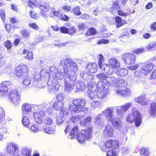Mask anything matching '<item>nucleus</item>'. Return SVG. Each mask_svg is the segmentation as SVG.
Listing matches in <instances>:
<instances>
[{
  "label": "nucleus",
  "mask_w": 156,
  "mask_h": 156,
  "mask_svg": "<svg viewBox=\"0 0 156 156\" xmlns=\"http://www.w3.org/2000/svg\"><path fill=\"white\" fill-rule=\"evenodd\" d=\"M69 58L61 60L58 67L59 71L55 66L49 68V73L48 70H43L40 73L41 78L48 80L47 84L48 91L51 93L58 90L59 85L56 79L62 80L63 78L64 73V68L66 66V63L69 62Z\"/></svg>",
  "instance_id": "obj_1"
},
{
  "label": "nucleus",
  "mask_w": 156,
  "mask_h": 156,
  "mask_svg": "<svg viewBox=\"0 0 156 156\" xmlns=\"http://www.w3.org/2000/svg\"><path fill=\"white\" fill-rule=\"evenodd\" d=\"M69 62L66 63V66L64 68V73L63 79L64 78H67L71 81H70L65 79L64 84V89L67 91H71L75 89L74 82L76 78V72L77 71L78 68L76 63L73 62L71 60L69 59Z\"/></svg>",
  "instance_id": "obj_2"
},
{
  "label": "nucleus",
  "mask_w": 156,
  "mask_h": 156,
  "mask_svg": "<svg viewBox=\"0 0 156 156\" xmlns=\"http://www.w3.org/2000/svg\"><path fill=\"white\" fill-rule=\"evenodd\" d=\"M97 77L100 81L96 85V95L99 98H103L107 95L108 87L111 86V85H115L116 79L114 77H108L103 73L97 74Z\"/></svg>",
  "instance_id": "obj_3"
},
{
  "label": "nucleus",
  "mask_w": 156,
  "mask_h": 156,
  "mask_svg": "<svg viewBox=\"0 0 156 156\" xmlns=\"http://www.w3.org/2000/svg\"><path fill=\"white\" fill-rule=\"evenodd\" d=\"M46 112L45 110H41L39 111L34 112L33 113L35 121L38 124H41L43 122L46 125H50L53 123L52 118L49 117H45L42 119V117L46 115Z\"/></svg>",
  "instance_id": "obj_4"
},
{
  "label": "nucleus",
  "mask_w": 156,
  "mask_h": 156,
  "mask_svg": "<svg viewBox=\"0 0 156 156\" xmlns=\"http://www.w3.org/2000/svg\"><path fill=\"white\" fill-rule=\"evenodd\" d=\"M141 115L140 112L137 110L136 108H133L132 109V113L129 114L126 117L127 121L132 123L135 122L136 126H140L142 123Z\"/></svg>",
  "instance_id": "obj_5"
},
{
  "label": "nucleus",
  "mask_w": 156,
  "mask_h": 156,
  "mask_svg": "<svg viewBox=\"0 0 156 156\" xmlns=\"http://www.w3.org/2000/svg\"><path fill=\"white\" fill-rule=\"evenodd\" d=\"M92 133V130L90 128L82 130L78 138V141L80 143L83 144L85 140L89 139L91 137Z\"/></svg>",
  "instance_id": "obj_6"
},
{
  "label": "nucleus",
  "mask_w": 156,
  "mask_h": 156,
  "mask_svg": "<svg viewBox=\"0 0 156 156\" xmlns=\"http://www.w3.org/2000/svg\"><path fill=\"white\" fill-rule=\"evenodd\" d=\"M122 59L124 62L129 65L134 64L135 62V55L130 53H126L122 56Z\"/></svg>",
  "instance_id": "obj_7"
},
{
  "label": "nucleus",
  "mask_w": 156,
  "mask_h": 156,
  "mask_svg": "<svg viewBox=\"0 0 156 156\" xmlns=\"http://www.w3.org/2000/svg\"><path fill=\"white\" fill-rule=\"evenodd\" d=\"M19 146L13 143H9L7 144L6 150L7 152L11 155H15L19 152Z\"/></svg>",
  "instance_id": "obj_8"
},
{
  "label": "nucleus",
  "mask_w": 156,
  "mask_h": 156,
  "mask_svg": "<svg viewBox=\"0 0 156 156\" xmlns=\"http://www.w3.org/2000/svg\"><path fill=\"white\" fill-rule=\"evenodd\" d=\"M154 66L155 65L153 63H142L140 70L142 74L146 75L151 73Z\"/></svg>",
  "instance_id": "obj_9"
},
{
  "label": "nucleus",
  "mask_w": 156,
  "mask_h": 156,
  "mask_svg": "<svg viewBox=\"0 0 156 156\" xmlns=\"http://www.w3.org/2000/svg\"><path fill=\"white\" fill-rule=\"evenodd\" d=\"M5 113L3 108L0 106V130L7 133V125L3 122L5 120Z\"/></svg>",
  "instance_id": "obj_10"
},
{
  "label": "nucleus",
  "mask_w": 156,
  "mask_h": 156,
  "mask_svg": "<svg viewBox=\"0 0 156 156\" xmlns=\"http://www.w3.org/2000/svg\"><path fill=\"white\" fill-rule=\"evenodd\" d=\"M131 106L130 102L126 103L120 107H117L116 109V113L119 117H121L122 115Z\"/></svg>",
  "instance_id": "obj_11"
},
{
  "label": "nucleus",
  "mask_w": 156,
  "mask_h": 156,
  "mask_svg": "<svg viewBox=\"0 0 156 156\" xmlns=\"http://www.w3.org/2000/svg\"><path fill=\"white\" fill-rule=\"evenodd\" d=\"M10 84V82L8 81L3 82L0 84V96H7L9 86Z\"/></svg>",
  "instance_id": "obj_12"
},
{
  "label": "nucleus",
  "mask_w": 156,
  "mask_h": 156,
  "mask_svg": "<svg viewBox=\"0 0 156 156\" xmlns=\"http://www.w3.org/2000/svg\"><path fill=\"white\" fill-rule=\"evenodd\" d=\"M9 96L10 100L15 105H17L19 103L20 96L19 92L16 89H14L11 91Z\"/></svg>",
  "instance_id": "obj_13"
},
{
  "label": "nucleus",
  "mask_w": 156,
  "mask_h": 156,
  "mask_svg": "<svg viewBox=\"0 0 156 156\" xmlns=\"http://www.w3.org/2000/svg\"><path fill=\"white\" fill-rule=\"evenodd\" d=\"M114 108L113 107L108 108L102 112V114L105 115L107 120L108 122L116 117L113 114Z\"/></svg>",
  "instance_id": "obj_14"
},
{
  "label": "nucleus",
  "mask_w": 156,
  "mask_h": 156,
  "mask_svg": "<svg viewBox=\"0 0 156 156\" xmlns=\"http://www.w3.org/2000/svg\"><path fill=\"white\" fill-rule=\"evenodd\" d=\"M97 87L96 85H88V95L89 98L93 100H95L97 98V95H96V89Z\"/></svg>",
  "instance_id": "obj_15"
},
{
  "label": "nucleus",
  "mask_w": 156,
  "mask_h": 156,
  "mask_svg": "<svg viewBox=\"0 0 156 156\" xmlns=\"http://www.w3.org/2000/svg\"><path fill=\"white\" fill-rule=\"evenodd\" d=\"M114 133V129L110 124H107L103 131L104 136L107 137H112Z\"/></svg>",
  "instance_id": "obj_16"
},
{
  "label": "nucleus",
  "mask_w": 156,
  "mask_h": 156,
  "mask_svg": "<svg viewBox=\"0 0 156 156\" xmlns=\"http://www.w3.org/2000/svg\"><path fill=\"white\" fill-rule=\"evenodd\" d=\"M80 131L77 126H74L70 131L68 137L70 139H73L78 138L80 135Z\"/></svg>",
  "instance_id": "obj_17"
},
{
  "label": "nucleus",
  "mask_w": 156,
  "mask_h": 156,
  "mask_svg": "<svg viewBox=\"0 0 156 156\" xmlns=\"http://www.w3.org/2000/svg\"><path fill=\"white\" fill-rule=\"evenodd\" d=\"M29 7L31 9H34L35 7H38L41 10H44L46 9V6H42L40 4L38 0H34V2L29 0L27 3Z\"/></svg>",
  "instance_id": "obj_18"
},
{
  "label": "nucleus",
  "mask_w": 156,
  "mask_h": 156,
  "mask_svg": "<svg viewBox=\"0 0 156 156\" xmlns=\"http://www.w3.org/2000/svg\"><path fill=\"white\" fill-rule=\"evenodd\" d=\"M115 93L118 95H121L123 97H126L131 95L130 90L128 88H125L124 89L118 88L115 89Z\"/></svg>",
  "instance_id": "obj_19"
},
{
  "label": "nucleus",
  "mask_w": 156,
  "mask_h": 156,
  "mask_svg": "<svg viewBox=\"0 0 156 156\" xmlns=\"http://www.w3.org/2000/svg\"><path fill=\"white\" fill-rule=\"evenodd\" d=\"M100 69H101L103 73L109 75H112L113 72L112 68L110 67V65L107 64H104L99 66Z\"/></svg>",
  "instance_id": "obj_20"
},
{
  "label": "nucleus",
  "mask_w": 156,
  "mask_h": 156,
  "mask_svg": "<svg viewBox=\"0 0 156 156\" xmlns=\"http://www.w3.org/2000/svg\"><path fill=\"white\" fill-rule=\"evenodd\" d=\"M105 146L106 148H111L112 149L119 147L118 141L116 140H110L105 142Z\"/></svg>",
  "instance_id": "obj_21"
},
{
  "label": "nucleus",
  "mask_w": 156,
  "mask_h": 156,
  "mask_svg": "<svg viewBox=\"0 0 156 156\" xmlns=\"http://www.w3.org/2000/svg\"><path fill=\"white\" fill-rule=\"evenodd\" d=\"M108 77H114L116 79L115 81V84L111 85V86H113L114 87H118L119 86L121 87H126L128 85V83L127 82L123 79L121 78H117L114 76H108Z\"/></svg>",
  "instance_id": "obj_22"
},
{
  "label": "nucleus",
  "mask_w": 156,
  "mask_h": 156,
  "mask_svg": "<svg viewBox=\"0 0 156 156\" xmlns=\"http://www.w3.org/2000/svg\"><path fill=\"white\" fill-rule=\"evenodd\" d=\"M109 122H110L116 129H120L122 127V122L116 117Z\"/></svg>",
  "instance_id": "obj_23"
},
{
  "label": "nucleus",
  "mask_w": 156,
  "mask_h": 156,
  "mask_svg": "<svg viewBox=\"0 0 156 156\" xmlns=\"http://www.w3.org/2000/svg\"><path fill=\"white\" fill-rule=\"evenodd\" d=\"M40 131L48 134H51L54 133L55 131V126L52 127L43 126L40 128Z\"/></svg>",
  "instance_id": "obj_24"
},
{
  "label": "nucleus",
  "mask_w": 156,
  "mask_h": 156,
  "mask_svg": "<svg viewBox=\"0 0 156 156\" xmlns=\"http://www.w3.org/2000/svg\"><path fill=\"white\" fill-rule=\"evenodd\" d=\"M135 101L136 102L143 105H147L148 103L145 99V95L143 94H141L138 97L135 98Z\"/></svg>",
  "instance_id": "obj_25"
},
{
  "label": "nucleus",
  "mask_w": 156,
  "mask_h": 156,
  "mask_svg": "<svg viewBox=\"0 0 156 156\" xmlns=\"http://www.w3.org/2000/svg\"><path fill=\"white\" fill-rule=\"evenodd\" d=\"M109 63L111 68L114 69H118L120 66L119 61L115 58H112L109 59Z\"/></svg>",
  "instance_id": "obj_26"
},
{
  "label": "nucleus",
  "mask_w": 156,
  "mask_h": 156,
  "mask_svg": "<svg viewBox=\"0 0 156 156\" xmlns=\"http://www.w3.org/2000/svg\"><path fill=\"white\" fill-rule=\"evenodd\" d=\"M32 151L31 148L23 147L21 149V156H32Z\"/></svg>",
  "instance_id": "obj_27"
},
{
  "label": "nucleus",
  "mask_w": 156,
  "mask_h": 156,
  "mask_svg": "<svg viewBox=\"0 0 156 156\" xmlns=\"http://www.w3.org/2000/svg\"><path fill=\"white\" fill-rule=\"evenodd\" d=\"M86 69L92 73H95L97 71V66L95 63L88 64L86 66Z\"/></svg>",
  "instance_id": "obj_28"
},
{
  "label": "nucleus",
  "mask_w": 156,
  "mask_h": 156,
  "mask_svg": "<svg viewBox=\"0 0 156 156\" xmlns=\"http://www.w3.org/2000/svg\"><path fill=\"white\" fill-rule=\"evenodd\" d=\"M72 103L75 106L80 107H83L86 105V101L84 99H77L73 100Z\"/></svg>",
  "instance_id": "obj_29"
},
{
  "label": "nucleus",
  "mask_w": 156,
  "mask_h": 156,
  "mask_svg": "<svg viewBox=\"0 0 156 156\" xmlns=\"http://www.w3.org/2000/svg\"><path fill=\"white\" fill-rule=\"evenodd\" d=\"M75 88L76 92H79L84 90L86 87V85L83 82L80 81L76 84Z\"/></svg>",
  "instance_id": "obj_30"
},
{
  "label": "nucleus",
  "mask_w": 156,
  "mask_h": 156,
  "mask_svg": "<svg viewBox=\"0 0 156 156\" xmlns=\"http://www.w3.org/2000/svg\"><path fill=\"white\" fill-rule=\"evenodd\" d=\"M115 19L116 23L117 24L116 25V27L117 28H119L124 25L127 24V22L126 20H122L121 18L119 16L115 17Z\"/></svg>",
  "instance_id": "obj_31"
},
{
  "label": "nucleus",
  "mask_w": 156,
  "mask_h": 156,
  "mask_svg": "<svg viewBox=\"0 0 156 156\" xmlns=\"http://www.w3.org/2000/svg\"><path fill=\"white\" fill-rule=\"evenodd\" d=\"M128 73L127 69L125 68H120L116 70V73L118 76L123 77L126 75Z\"/></svg>",
  "instance_id": "obj_32"
},
{
  "label": "nucleus",
  "mask_w": 156,
  "mask_h": 156,
  "mask_svg": "<svg viewBox=\"0 0 156 156\" xmlns=\"http://www.w3.org/2000/svg\"><path fill=\"white\" fill-rule=\"evenodd\" d=\"M28 70V68L25 64H22L20 65V77L27 75Z\"/></svg>",
  "instance_id": "obj_33"
},
{
  "label": "nucleus",
  "mask_w": 156,
  "mask_h": 156,
  "mask_svg": "<svg viewBox=\"0 0 156 156\" xmlns=\"http://www.w3.org/2000/svg\"><path fill=\"white\" fill-rule=\"evenodd\" d=\"M21 78H22V83L25 86H28L30 84L31 82V78L27 75H24L21 76Z\"/></svg>",
  "instance_id": "obj_34"
},
{
  "label": "nucleus",
  "mask_w": 156,
  "mask_h": 156,
  "mask_svg": "<svg viewBox=\"0 0 156 156\" xmlns=\"http://www.w3.org/2000/svg\"><path fill=\"white\" fill-rule=\"evenodd\" d=\"M63 107V103L62 101H58L55 102L53 105V108L54 110H59L62 109Z\"/></svg>",
  "instance_id": "obj_35"
},
{
  "label": "nucleus",
  "mask_w": 156,
  "mask_h": 156,
  "mask_svg": "<svg viewBox=\"0 0 156 156\" xmlns=\"http://www.w3.org/2000/svg\"><path fill=\"white\" fill-rule=\"evenodd\" d=\"M149 113L152 116H154L156 115V103L152 102L151 104V108L149 110Z\"/></svg>",
  "instance_id": "obj_36"
},
{
  "label": "nucleus",
  "mask_w": 156,
  "mask_h": 156,
  "mask_svg": "<svg viewBox=\"0 0 156 156\" xmlns=\"http://www.w3.org/2000/svg\"><path fill=\"white\" fill-rule=\"evenodd\" d=\"M91 120V117H88L86 119H84L83 121L81 120L80 123L82 126H88L90 124V122Z\"/></svg>",
  "instance_id": "obj_37"
},
{
  "label": "nucleus",
  "mask_w": 156,
  "mask_h": 156,
  "mask_svg": "<svg viewBox=\"0 0 156 156\" xmlns=\"http://www.w3.org/2000/svg\"><path fill=\"white\" fill-rule=\"evenodd\" d=\"M140 154L141 156H148L150 154V151L148 148L142 147L140 150Z\"/></svg>",
  "instance_id": "obj_38"
},
{
  "label": "nucleus",
  "mask_w": 156,
  "mask_h": 156,
  "mask_svg": "<svg viewBox=\"0 0 156 156\" xmlns=\"http://www.w3.org/2000/svg\"><path fill=\"white\" fill-rule=\"evenodd\" d=\"M69 110L74 113H78L81 111V107H74L73 106L71 105H69L68 106Z\"/></svg>",
  "instance_id": "obj_39"
},
{
  "label": "nucleus",
  "mask_w": 156,
  "mask_h": 156,
  "mask_svg": "<svg viewBox=\"0 0 156 156\" xmlns=\"http://www.w3.org/2000/svg\"><path fill=\"white\" fill-rule=\"evenodd\" d=\"M83 117L82 116H73L72 117L71 120L73 122L76 123L79 122L80 120L81 121Z\"/></svg>",
  "instance_id": "obj_40"
},
{
  "label": "nucleus",
  "mask_w": 156,
  "mask_h": 156,
  "mask_svg": "<svg viewBox=\"0 0 156 156\" xmlns=\"http://www.w3.org/2000/svg\"><path fill=\"white\" fill-rule=\"evenodd\" d=\"M22 109L23 111L26 112H30L31 111V108L30 105L28 104H24L22 107Z\"/></svg>",
  "instance_id": "obj_41"
},
{
  "label": "nucleus",
  "mask_w": 156,
  "mask_h": 156,
  "mask_svg": "<svg viewBox=\"0 0 156 156\" xmlns=\"http://www.w3.org/2000/svg\"><path fill=\"white\" fill-rule=\"evenodd\" d=\"M22 37L25 38H28L30 34V32L25 29H23L21 30V32Z\"/></svg>",
  "instance_id": "obj_42"
},
{
  "label": "nucleus",
  "mask_w": 156,
  "mask_h": 156,
  "mask_svg": "<svg viewBox=\"0 0 156 156\" xmlns=\"http://www.w3.org/2000/svg\"><path fill=\"white\" fill-rule=\"evenodd\" d=\"M156 46V43L152 42L146 45V48L148 51H150L154 48Z\"/></svg>",
  "instance_id": "obj_43"
},
{
  "label": "nucleus",
  "mask_w": 156,
  "mask_h": 156,
  "mask_svg": "<svg viewBox=\"0 0 156 156\" xmlns=\"http://www.w3.org/2000/svg\"><path fill=\"white\" fill-rule=\"evenodd\" d=\"M98 65L99 66H101L104 64V58L103 56L101 54L98 55Z\"/></svg>",
  "instance_id": "obj_44"
},
{
  "label": "nucleus",
  "mask_w": 156,
  "mask_h": 156,
  "mask_svg": "<svg viewBox=\"0 0 156 156\" xmlns=\"http://www.w3.org/2000/svg\"><path fill=\"white\" fill-rule=\"evenodd\" d=\"M22 123L24 126L26 127L28 126L29 125V121L27 117L24 116L23 115Z\"/></svg>",
  "instance_id": "obj_45"
},
{
  "label": "nucleus",
  "mask_w": 156,
  "mask_h": 156,
  "mask_svg": "<svg viewBox=\"0 0 156 156\" xmlns=\"http://www.w3.org/2000/svg\"><path fill=\"white\" fill-rule=\"evenodd\" d=\"M30 129L31 131L36 133L40 130V128H39L38 126L36 125H33L31 126Z\"/></svg>",
  "instance_id": "obj_46"
},
{
  "label": "nucleus",
  "mask_w": 156,
  "mask_h": 156,
  "mask_svg": "<svg viewBox=\"0 0 156 156\" xmlns=\"http://www.w3.org/2000/svg\"><path fill=\"white\" fill-rule=\"evenodd\" d=\"M94 76L92 75H88L87 74L85 79L87 80L88 81V85H89L88 84H90V85L91 83L94 82L93 80H94Z\"/></svg>",
  "instance_id": "obj_47"
},
{
  "label": "nucleus",
  "mask_w": 156,
  "mask_h": 156,
  "mask_svg": "<svg viewBox=\"0 0 156 156\" xmlns=\"http://www.w3.org/2000/svg\"><path fill=\"white\" fill-rule=\"evenodd\" d=\"M139 66V64H136L132 66H129L127 67V68L130 70L133 71L137 69Z\"/></svg>",
  "instance_id": "obj_48"
},
{
  "label": "nucleus",
  "mask_w": 156,
  "mask_h": 156,
  "mask_svg": "<svg viewBox=\"0 0 156 156\" xmlns=\"http://www.w3.org/2000/svg\"><path fill=\"white\" fill-rule=\"evenodd\" d=\"M69 112V110L68 109L65 110H62L60 112V114L61 116H62L64 118L68 115Z\"/></svg>",
  "instance_id": "obj_49"
},
{
  "label": "nucleus",
  "mask_w": 156,
  "mask_h": 156,
  "mask_svg": "<svg viewBox=\"0 0 156 156\" xmlns=\"http://www.w3.org/2000/svg\"><path fill=\"white\" fill-rule=\"evenodd\" d=\"M100 102L97 101H93L91 103V105L92 109H94L96 107L100 105Z\"/></svg>",
  "instance_id": "obj_50"
},
{
  "label": "nucleus",
  "mask_w": 156,
  "mask_h": 156,
  "mask_svg": "<svg viewBox=\"0 0 156 156\" xmlns=\"http://www.w3.org/2000/svg\"><path fill=\"white\" fill-rule=\"evenodd\" d=\"M65 96L63 94L59 93L57 96V100L59 101H62L65 99Z\"/></svg>",
  "instance_id": "obj_51"
},
{
  "label": "nucleus",
  "mask_w": 156,
  "mask_h": 156,
  "mask_svg": "<svg viewBox=\"0 0 156 156\" xmlns=\"http://www.w3.org/2000/svg\"><path fill=\"white\" fill-rule=\"evenodd\" d=\"M25 58L26 59L31 60L34 58L33 53L31 51H29L27 53V55L25 56Z\"/></svg>",
  "instance_id": "obj_52"
},
{
  "label": "nucleus",
  "mask_w": 156,
  "mask_h": 156,
  "mask_svg": "<svg viewBox=\"0 0 156 156\" xmlns=\"http://www.w3.org/2000/svg\"><path fill=\"white\" fill-rule=\"evenodd\" d=\"M28 25L30 28H32L34 30H37L39 29L38 26L35 23H30Z\"/></svg>",
  "instance_id": "obj_53"
},
{
  "label": "nucleus",
  "mask_w": 156,
  "mask_h": 156,
  "mask_svg": "<svg viewBox=\"0 0 156 156\" xmlns=\"http://www.w3.org/2000/svg\"><path fill=\"white\" fill-rule=\"evenodd\" d=\"M31 17L35 19H38L39 16L38 15L34 10H31L30 12Z\"/></svg>",
  "instance_id": "obj_54"
},
{
  "label": "nucleus",
  "mask_w": 156,
  "mask_h": 156,
  "mask_svg": "<svg viewBox=\"0 0 156 156\" xmlns=\"http://www.w3.org/2000/svg\"><path fill=\"white\" fill-rule=\"evenodd\" d=\"M68 34L70 35H72L75 34L76 32V29L74 27H73L69 29L68 28Z\"/></svg>",
  "instance_id": "obj_55"
},
{
  "label": "nucleus",
  "mask_w": 156,
  "mask_h": 156,
  "mask_svg": "<svg viewBox=\"0 0 156 156\" xmlns=\"http://www.w3.org/2000/svg\"><path fill=\"white\" fill-rule=\"evenodd\" d=\"M112 7L113 9H119L120 6L119 5L118 2L117 1H114L112 3Z\"/></svg>",
  "instance_id": "obj_56"
},
{
  "label": "nucleus",
  "mask_w": 156,
  "mask_h": 156,
  "mask_svg": "<svg viewBox=\"0 0 156 156\" xmlns=\"http://www.w3.org/2000/svg\"><path fill=\"white\" fill-rule=\"evenodd\" d=\"M65 118L63 117H58L56 123L58 125H60L63 123L65 120Z\"/></svg>",
  "instance_id": "obj_57"
},
{
  "label": "nucleus",
  "mask_w": 156,
  "mask_h": 156,
  "mask_svg": "<svg viewBox=\"0 0 156 156\" xmlns=\"http://www.w3.org/2000/svg\"><path fill=\"white\" fill-rule=\"evenodd\" d=\"M144 51V48H141L135 50L133 51V53L136 54H140L142 53Z\"/></svg>",
  "instance_id": "obj_58"
},
{
  "label": "nucleus",
  "mask_w": 156,
  "mask_h": 156,
  "mask_svg": "<svg viewBox=\"0 0 156 156\" xmlns=\"http://www.w3.org/2000/svg\"><path fill=\"white\" fill-rule=\"evenodd\" d=\"M118 14L121 16H126L130 14V13L124 12L122 10H118Z\"/></svg>",
  "instance_id": "obj_59"
},
{
  "label": "nucleus",
  "mask_w": 156,
  "mask_h": 156,
  "mask_svg": "<svg viewBox=\"0 0 156 156\" xmlns=\"http://www.w3.org/2000/svg\"><path fill=\"white\" fill-rule=\"evenodd\" d=\"M141 73H142L140 71H136L134 72L133 75L134 77L138 78L140 77Z\"/></svg>",
  "instance_id": "obj_60"
},
{
  "label": "nucleus",
  "mask_w": 156,
  "mask_h": 156,
  "mask_svg": "<svg viewBox=\"0 0 156 156\" xmlns=\"http://www.w3.org/2000/svg\"><path fill=\"white\" fill-rule=\"evenodd\" d=\"M129 152V147H125L122 148V152L124 154H127Z\"/></svg>",
  "instance_id": "obj_61"
},
{
  "label": "nucleus",
  "mask_w": 156,
  "mask_h": 156,
  "mask_svg": "<svg viewBox=\"0 0 156 156\" xmlns=\"http://www.w3.org/2000/svg\"><path fill=\"white\" fill-rule=\"evenodd\" d=\"M4 44L5 47L8 49L11 48V42L10 41L8 40L4 43Z\"/></svg>",
  "instance_id": "obj_62"
},
{
  "label": "nucleus",
  "mask_w": 156,
  "mask_h": 156,
  "mask_svg": "<svg viewBox=\"0 0 156 156\" xmlns=\"http://www.w3.org/2000/svg\"><path fill=\"white\" fill-rule=\"evenodd\" d=\"M122 36L124 37H126V38H128L129 37V33L126 30H123L122 31Z\"/></svg>",
  "instance_id": "obj_63"
},
{
  "label": "nucleus",
  "mask_w": 156,
  "mask_h": 156,
  "mask_svg": "<svg viewBox=\"0 0 156 156\" xmlns=\"http://www.w3.org/2000/svg\"><path fill=\"white\" fill-rule=\"evenodd\" d=\"M107 156H117L114 151H109L107 153Z\"/></svg>",
  "instance_id": "obj_64"
}]
</instances>
